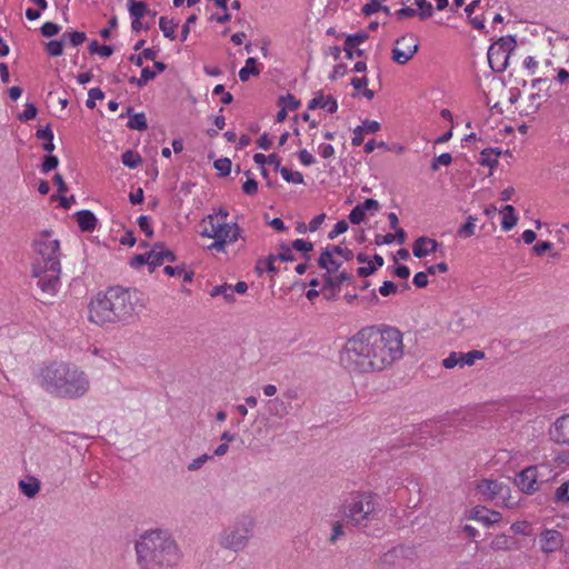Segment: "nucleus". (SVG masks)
<instances>
[{
	"mask_svg": "<svg viewBox=\"0 0 569 569\" xmlns=\"http://www.w3.org/2000/svg\"><path fill=\"white\" fill-rule=\"evenodd\" d=\"M402 355V332L396 327L379 325L363 328L349 338L340 361L351 372L369 373L389 368Z\"/></svg>",
	"mask_w": 569,
	"mask_h": 569,
	"instance_id": "obj_1",
	"label": "nucleus"
},
{
	"mask_svg": "<svg viewBox=\"0 0 569 569\" xmlns=\"http://www.w3.org/2000/svg\"><path fill=\"white\" fill-rule=\"evenodd\" d=\"M143 306V295L140 291L111 287L91 299L88 317L91 322L104 326L129 320Z\"/></svg>",
	"mask_w": 569,
	"mask_h": 569,
	"instance_id": "obj_2",
	"label": "nucleus"
},
{
	"mask_svg": "<svg viewBox=\"0 0 569 569\" xmlns=\"http://www.w3.org/2000/svg\"><path fill=\"white\" fill-rule=\"evenodd\" d=\"M139 569H169L178 565L181 552L172 536L161 529L147 530L134 543Z\"/></svg>",
	"mask_w": 569,
	"mask_h": 569,
	"instance_id": "obj_3",
	"label": "nucleus"
},
{
	"mask_svg": "<svg viewBox=\"0 0 569 569\" xmlns=\"http://www.w3.org/2000/svg\"><path fill=\"white\" fill-rule=\"evenodd\" d=\"M37 381L49 395L63 399H78L90 389L88 375L67 362H52L40 368Z\"/></svg>",
	"mask_w": 569,
	"mask_h": 569,
	"instance_id": "obj_4",
	"label": "nucleus"
},
{
	"mask_svg": "<svg viewBox=\"0 0 569 569\" xmlns=\"http://www.w3.org/2000/svg\"><path fill=\"white\" fill-rule=\"evenodd\" d=\"M229 212L219 208L202 219L200 234L214 241L208 246V250L224 252L226 247L241 238V229L237 223L228 222Z\"/></svg>",
	"mask_w": 569,
	"mask_h": 569,
	"instance_id": "obj_5",
	"label": "nucleus"
},
{
	"mask_svg": "<svg viewBox=\"0 0 569 569\" xmlns=\"http://www.w3.org/2000/svg\"><path fill=\"white\" fill-rule=\"evenodd\" d=\"M254 528L256 521L251 516H240L219 532L218 545L234 552L242 551L253 537Z\"/></svg>",
	"mask_w": 569,
	"mask_h": 569,
	"instance_id": "obj_6",
	"label": "nucleus"
},
{
	"mask_svg": "<svg viewBox=\"0 0 569 569\" xmlns=\"http://www.w3.org/2000/svg\"><path fill=\"white\" fill-rule=\"evenodd\" d=\"M32 248L36 254L32 274H40L46 268L60 267V241L51 231L39 232Z\"/></svg>",
	"mask_w": 569,
	"mask_h": 569,
	"instance_id": "obj_7",
	"label": "nucleus"
},
{
	"mask_svg": "<svg viewBox=\"0 0 569 569\" xmlns=\"http://www.w3.org/2000/svg\"><path fill=\"white\" fill-rule=\"evenodd\" d=\"M378 516L377 498L370 493H357L345 505V517L356 527H368Z\"/></svg>",
	"mask_w": 569,
	"mask_h": 569,
	"instance_id": "obj_8",
	"label": "nucleus"
},
{
	"mask_svg": "<svg viewBox=\"0 0 569 569\" xmlns=\"http://www.w3.org/2000/svg\"><path fill=\"white\" fill-rule=\"evenodd\" d=\"M516 36L499 38L493 42L487 52V62L491 71H505L510 58L516 56Z\"/></svg>",
	"mask_w": 569,
	"mask_h": 569,
	"instance_id": "obj_9",
	"label": "nucleus"
},
{
	"mask_svg": "<svg viewBox=\"0 0 569 569\" xmlns=\"http://www.w3.org/2000/svg\"><path fill=\"white\" fill-rule=\"evenodd\" d=\"M476 489L483 500L496 501L497 505L509 509L518 506V500L512 497L509 486L502 481L482 479Z\"/></svg>",
	"mask_w": 569,
	"mask_h": 569,
	"instance_id": "obj_10",
	"label": "nucleus"
},
{
	"mask_svg": "<svg viewBox=\"0 0 569 569\" xmlns=\"http://www.w3.org/2000/svg\"><path fill=\"white\" fill-rule=\"evenodd\" d=\"M419 50L418 38L413 33H407L397 39L392 49V60L400 66L406 64Z\"/></svg>",
	"mask_w": 569,
	"mask_h": 569,
	"instance_id": "obj_11",
	"label": "nucleus"
},
{
	"mask_svg": "<svg viewBox=\"0 0 569 569\" xmlns=\"http://www.w3.org/2000/svg\"><path fill=\"white\" fill-rule=\"evenodd\" d=\"M536 541L540 552L546 557L560 551L565 546L563 535L556 529H543L538 533Z\"/></svg>",
	"mask_w": 569,
	"mask_h": 569,
	"instance_id": "obj_12",
	"label": "nucleus"
},
{
	"mask_svg": "<svg viewBox=\"0 0 569 569\" xmlns=\"http://www.w3.org/2000/svg\"><path fill=\"white\" fill-rule=\"evenodd\" d=\"M516 486L526 495H533L540 489L538 466H529L521 470L515 480Z\"/></svg>",
	"mask_w": 569,
	"mask_h": 569,
	"instance_id": "obj_13",
	"label": "nucleus"
},
{
	"mask_svg": "<svg viewBox=\"0 0 569 569\" xmlns=\"http://www.w3.org/2000/svg\"><path fill=\"white\" fill-rule=\"evenodd\" d=\"M548 437L556 445L569 447V412L555 419L548 428Z\"/></svg>",
	"mask_w": 569,
	"mask_h": 569,
	"instance_id": "obj_14",
	"label": "nucleus"
},
{
	"mask_svg": "<svg viewBox=\"0 0 569 569\" xmlns=\"http://www.w3.org/2000/svg\"><path fill=\"white\" fill-rule=\"evenodd\" d=\"M60 271L61 267L46 268L40 274H33L38 278L39 288L50 296L58 292L60 288Z\"/></svg>",
	"mask_w": 569,
	"mask_h": 569,
	"instance_id": "obj_15",
	"label": "nucleus"
},
{
	"mask_svg": "<svg viewBox=\"0 0 569 569\" xmlns=\"http://www.w3.org/2000/svg\"><path fill=\"white\" fill-rule=\"evenodd\" d=\"M127 7L132 19V31L140 32L142 29L149 30L150 26L141 22V19L149 14L148 4L143 0H128Z\"/></svg>",
	"mask_w": 569,
	"mask_h": 569,
	"instance_id": "obj_16",
	"label": "nucleus"
},
{
	"mask_svg": "<svg viewBox=\"0 0 569 569\" xmlns=\"http://www.w3.org/2000/svg\"><path fill=\"white\" fill-rule=\"evenodd\" d=\"M144 260H147V264L153 269L158 266H161L166 261H173L174 256L170 250L164 248L163 244L157 243L149 252H147Z\"/></svg>",
	"mask_w": 569,
	"mask_h": 569,
	"instance_id": "obj_17",
	"label": "nucleus"
},
{
	"mask_svg": "<svg viewBox=\"0 0 569 569\" xmlns=\"http://www.w3.org/2000/svg\"><path fill=\"white\" fill-rule=\"evenodd\" d=\"M290 403H286L280 398H273L264 402V410L267 413L266 420L283 419L290 412Z\"/></svg>",
	"mask_w": 569,
	"mask_h": 569,
	"instance_id": "obj_18",
	"label": "nucleus"
},
{
	"mask_svg": "<svg viewBox=\"0 0 569 569\" xmlns=\"http://www.w3.org/2000/svg\"><path fill=\"white\" fill-rule=\"evenodd\" d=\"M380 208V204L375 199H367L362 203L357 204L349 214V220L353 224H360L368 211L376 212Z\"/></svg>",
	"mask_w": 569,
	"mask_h": 569,
	"instance_id": "obj_19",
	"label": "nucleus"
},
{
	"mask_svg": "<svg viewBox=\"0 0 569 569\" xmlns=\"http://www.w3.org/2000/svg\"><path fill=\"white\" fill-rule=\"evenodd\" d=\"M469 518L489 526L498 523L501 520V513L486 507L477 506L469 511Z\"/></svg>",
	"mask_w": 569,
	"mask_h": 569,
	"instance_id": "obj_20",
	"label": "nucleus"
},
{
	"mask_svg": "<svg viewBox=\"0 0 569 569\" xmlns=\"http://www.w3.org/2000/svg\"><path fill=\"white\" fill-rule=\"evenodd\" d=\"M439 247V243L429 237H419L412 244L413 256L417 258H425L433 253Z\"/></svg>",
	"mask_w": 569,
	"mask_h": 569,
	"instance_id": "obj_21",
	"label": "nucleus"
},
{
	"mask_svg": "<svg viewBox=\"0 0 569 569\" xmlns=\"http://www.w3.org/2000/svg\"><path fill=\"white\" fill-rule=\"evenodd\" d=\"M323 109L328 113H335L338 110V103L332 96H325L318 92L308 103L309 110Z\"/></svg>",
	"mask_w": 569,
	"mask_h": 569,
	"instance_id": "obj_22",
	"label": "nucleus"
},
{
	"mask_svg": "<svg viewBox=\"0 0 569 569\" xmlns=\"http://www.w3.org/2000/svg\"><path fill=\"white\" fill-rule=\"evenodd\" d=\"M552 501L558 507H569V475L559 480L553 490Z\"/></svg>",
	"mask_w": 569,
	"mask_h": 569,
	"instance_id": "obj_23",
	"label": "nucleus"
},
{
	"mask_svg": "<svg viewBox=\"0 0 569 569\" xmlns=\"http://www.w3.org/2000/svg\"><path fill=\"white\" fill-rule=\"evenodd\" d=\"M341 264L342 260H339L329 248H327L319 257V266L328 272L337 271Z\"/></svg>",
	"mask_w": 569,
	"mask_h": 569,
	"instance_id": "obj_24",
	"label": "nucleus"
},
{
	"mask_svg": "<svg viewBox=\"0 0 569 569\" xmlns=\"http://www.w3.org/2000/svg\"><path fill=\"white\" fill-rule=\"evenodd\" d=\"M77 222L82 231H93L97 226V218L91 211L82 210L77 213Z\"/></svg>",
	"mask_w": 569,
	"mask_h": 569,
	"instance_id": "obj_25",
	"label": "nucleus"
},
{
	"mask_svg": "<svg viewBox=\"0 0 569 569\" xmlns=\"http://www.w3.org/2000/svg\"><path fill=\"white\" fill-rule=\"evenodd\" d=\"M502 214L501 228L503 231L511 230L518 222V217L515 213V208L511 204H506L500 210Z\"/></svg>",
	"mask_w": 569,
	"mask_h": 569,
	"instance_id": "obj_26",
	"label": "nucleus"
},
{
	"mask_svg": "<svg viewBox=\"0 0 569 569\" xmlns=\"http://www.w3.org/2000/svg\"><path fill=\"white\" fill-rule=\"evenodd\" d=\"M90 54H98L101 58H109L114 52V46L112 44H100L97 40H92L88 46Z\"/></svg>",
	"mask_w": 569,
	"mask_h": 569,
	"instance_id": "obj_27",
	"label": "nucleus"
},
{
	"mask_svg": "<svg viewBox=\"0 0 569 569\" xmlns=\"http://www.w3.org/2000/svg\"><path fill=\"white\" fill-rule=\"evenodd\" d=\"M513 546V539L505 533L497 535L490 542V548L497 551L510 550Z\"/></svg>",
	"mask_w": 569,
	"mask_h": 569,
	"instance_id": "obj_28",
	"label": "nucleus"
},
{
	"mask_svg": "<svg viewBox=\"0 0 569 569\" xmlns=\"http://www.w3.org/2000/svg\"><path fill=\"white\" fill-rule=\"evenodd\" d=\"M501 151L495 148H487L480 154V163L490 168L498 164V158Z\"/></svg>",
	"mask_w": 569,
	"mask_h": 569,
	"instance_id": "obj_29",
	"label": "nucleus"
},
{
	"mask_svg": "<svg viewBox=\"0 0 569 569\" xmlns=\"http://www.w3.org/2000/svg\"><path fill=\"white\" fill-rule=\"evenodd\" d=\"M177 27H178V22H176L173 19H168L167 17H160L159 28L166 38H168L170 40H174Z\"/></svg>",
	"mask_w": 569,
	"mask_h": 569,
	"instance_id": "obj_30",
	"label": "nucleus"
},
{
	"mask_svg": "<svg viewBox=\"0 0 569 569\" xmlns=\"http://www.w3.org/2000/svg\"><path fill=\"white\" fill-rule=\"evenodd\" d=\"M355 90L357 91V94H362L368 100H371L375 96L373 90L367 88L368 80L366 77H356L351 81Z\"/></svg>",
	"mask_w": 569,
	"mask_h": 569,
	"instance_id": "obj_31",
	"label": "nucleus"
},
{
	"mask_svg": "<svg viewBox=\"0 0 569 569\" xmlns=\"http://www.w3.org/2000/svg\"><path fill=\"white\" fill-rule=\"evenodd\" d=\"M210 297H222L227 302L234 301L233 289L231 284H220L216 286L210 291Z\"/></svg>",
	"mask_w": 569,
	"mask_h": 569,
	"instance_id": "obj_32",
	"label": "nucleus"
},
{
	"mask_svg": "<svg viewBox=\"0 0 569 569\" xmlns=\"http://www.w3.org/2000/svg\"><path fill=\"white\" fill-rule=\"evenodd\" d=\"M129 114V121H128V128L131 129V130H138V131H143L148 128V123H147V119H146V116L144 113L142 112H139V113H130L128 112Z\"/></svg>",
	"mask_w": 569,
	"mask_h": 569,
	"instance_id": "obj_33",
	"label": "nucleus"
},
{
	"mask_svg": "<svg viewBox=\"0 0 569 569\" xmlns=\"http://www.w3.org/2000/svg\"><path fill=\"white\" fill-rule=\"evenodd\" d=\"M277 171L280 172L283 180L295 184H302L305 182L303 176L299 171H292L286 167H279Z\"/></svg>",
	"mask_w": 569,
	"mask_h": 569,
	"instance_id": "obj_34",
	"label": "nucleus"
},
{
	"mask_svg": "<svg viewBox=\"0 0 569 569\" xmlns=\"http://www.w3.org/2000/svg\"><path fill=\"white\" fill-rule=\"evenodd\" d=\"M121 161H122L123 166H126L130 169H134L141 164L142 158L140 157V154L138 152L132 151V150H127L126 152L122 153Z\"/></svg>",
	"mask_w": 569,
	"mask_h": 569,
	"instance_id": "obj_35",
	"label": "nucleus"
},
{
	"mask_svg": "<svg viewBox=\"0 0 569 569\" xmlns=\"http://www.w3.org/2000/svg\"><path fill=\"white\" fill-rule=\"evenodd\" d=\"M368 37L369 36L367 31L360 30L356 33L349 34L345 40V44L349 49H356L358 48L359 44L365 42L368 39Z\"/></svg>",
	"mask_w": 569,
	"mask_h": 569,
	"instance_id": "obj_36",
	"label": "nucleus"
},
{
	"mask_svg": "<svg viewBox=\"0 0 569 569\" xmlns=\"http://www.w3.org/2000/svg\"><path fill=\"white\" fill-rule=\"evenodd\" d=\"M460 355V367H463V366H472L477 360H480V359H483L485 358V353L482 351H479V350H472V351H469V352H459Z\"/></svg>",
	"mask_w": 569,
	"mask_h": 569,
	"instance_id": "obj_37",
	"label": "nucleus"
},
{
	"mask_svg": "<svg viewBox=\"0 0 569 569\" xmlns=\"http://www.w3.org/2000/svg\"><path fill=\"white\" fill-rule=\"evenodd\" d=\"M552 463L560 468L562 466H569V449H556L552 450Z\"/></svg>",
	"mask_w": 569,
	"mask_h": 569,
	"instance_id": "obj_38",
	"label": "nucleus"
},
{
	"mask_svg": "<svg viewBox=\"0 0 569 569\" xmlns=\"http://www.w3.org/2000/svg\"><path fill=\"white\" fill-rule=\"evenodd\" d=\"M19 488L22 491V493L29 498L34 497L40 490L39 482L36 480H33V481L21 480L19 482Z\"/></svg>",
	"mask_w": 569,
	"mask_h": 569,
	"instance_id": "obj_39",
	"label": "nucleus"
},
{
	"mask_svg": "<svg viewBox=\"0 0 569 569\" xmlns=\"http://www.w3.org/2000/svg\"><path fill=\"white\" fill-rule=\"evenodd\" d=\"M253 160L256 163L263 166L266 163L273 164L276 170L280 167V159L277 154L272 153L269 156H266L263 153H256L253 156Z\"/></svg>",
	"mask_w": 569,
	"mask_h": 569,
	"instance_id": "obj_40",
	"label": "nucleus"
},
{
	"mask_svg": "<svg viewBox=\"0 0 569 569\" xmlns=\"http://www.w3.org/2000/svg\"><path fill=\"white\" fill-rule=\"evenodd\" d=\"M62 38H63V41L68 40L72 47H78L86 41L87 36L82 31H71V32H64L62 34Z\"/></svg>",
	"mask_w": 569,
	"mask_h": 569,
	"instance_id": "obj_41",
	"label": "nucleus"
},
{
	"mask_svg": "<svg viewBox=\"0 0 569 569\" xmlns=\"http://www.w3.org/2000/svg\"><path fill=\"white\" fill-rule=\"evenodd\" d=\"M475 230H476V218L472 216H469L466 223L459 228L458 233L462 238H469L475 234Z\"/></svg>",
	"mask_w": 569,
	"mask_h": 569,
	"instance_id": "obj_42",
	"label": "nucleus"
},
{
	"mask_svg": "<svg viewBox=\"0 0 569 569\" xmlns=\"http://www.w3.org/2000/svg\"><path fill=\"white\" fill-rule=\"evenodd\" d=\"M279 106L287 110H296L300 106V101L292 94L281 96L278 101Z\"/></svg>",
	"mask_w": 569,
	"mask_h": 569,
	"instance_id": "obj_43",
	"label": "nucleus"
},
{
	"mask_svg": "<svg viewBox=\"0 0 569 569\" xmlns=\"http://www.w3.org/2000/svg\"><path fill=\"white\" fill-rule=\"evenodd\" d=\"M63 38L61 40H51L46 44V50L51 57H59L63 52Z\"/></svg>",
	"mask_w": 569,
	"mask_h": 569,
	"instance_id": "obj_44",
	"label": "nucleus"
},
{
	"mask_svg": "<svg viewBox=\"0 0 569 569\" xmlns=\"http://www.w3.org/2000/svg\"><path fill=\"white\" fill-rule=\"evenodd\" d=\"M213 456H209L207 453H203L194 459H192L188 466V471H198L200 470Z\"/></svg>",
	"mask_w": 569,
	"mask_h": 569,
	"instance_id": "obj_45",
	"label": "nucleus"
},
{
	"mask_svg": "<svg viewBox=\"0 0 569 569\" xmlns=\"http://www.w3.org/2000/svg\"><path fill=\"white\" fill-rule=\"evenodd\" d=\"M331 252L339 259L343 261H348L353 257V253L350 249L342 246H332L329 248Z\"/></svg>",
	"mask_w": 569,
	"mask_h": 569,
	"instance_id": "obj_46",
	"label": "nucleus"
},
{
	"mask_svg": "<svg viewBox=\"0 0 569 569\" xmlns=\"http://www.w3.org/2000/svg\"><path fill=\"white\" fill-rule=\"evenodd\" d=\"M60 26L56 22H44L40 28L41 34L46 38H51L60 32Z\"/></svg>",
	"mask_w": 569,
	"mask_h": 569,
	"instance_id": "obj_47",
	"label": "nucleus"
},
{
	"mask_svg": "<svg viewBox=\"0 0 569 569\" xmlns=\"http://www.w3.org/2000/svg\"><path fill=\"white\" fill-rule=\"evenodd\" d=\"M38 110L33 103H26L24 110L18 116L20 121H29L37 117Z\"/></svg>",
	"mask_w": 569,
	"mask_h": 569,
	"instance_id": "obj_48",
	"label": "nucleus"
},
{
	"mask_svg": "<svg viewBox=\"0 0 569 569\" xmlns=\"http://www.w3.org/2000/svg\"><path fill=\"white\" fill-rule=\"evenodd\" d=\"M343 536V525L340 521H333L331 525V536L329 538V541L331 543H336Z\"/></svg>",
	"mask_w": 569,
	"mask_h": 569,
	"instance_id": "obj_49",
	"label": "nucleus"
},
{
	"mask_svg": "<svg viewBox=\"0 0 569 569\" xmlns=\"http://www.w3.org/2000/svg\"><path fill=\"white\" fill-rule=\"evenodd\" d=\"M103 97H104V94L100 89H98V88L90 89L89 97L86 102L87 107L90 109H93L96 107V100H101V99H103Z\"/></svg>",
	"mask_w": 569,
	"mask_h": 569,
	"instance_id": "obj_50",
	"label": "nucleus"
},
{
	"mask_svg": "<svg viewBox=\"0 0 569 569\" xmlns=\"http://www.w3.org/2000/svg\"><path fill=\"white\" fill-rule=\"evenodd\" d=\"M214 168L222 174L227 176L231 171V161L228 158L216 160Z\"/></svg>",
	"mask_w": 569,
	"mask_h": 569,
	"instance_id": "obj_51",
	"label": "nucleus"
},
{
	"mask_svg": "<svg viewBox=\"0 0 569 569\" xmlns=\"http://www.w3.org/2000/svg\"><path fill=\"white\" fill-rule=\"evenodd\" d=\"M381 9V3L379 2V0H371L370 2L366 3L362 9H361V12L365 17H369L378 11H380Z\"/></svg>",
	"mask_w": 569,
	"mask_h": 569,
	"instance_id": "obj_52",
	"label": "nucleus"
},
{
	"mask_svg": "<svg viewBox=\"0 0 569 569\" xmlns=\"http://www.w3.org/2000/svg\"><path fill=\"white\" fill-rule=\"evenodd\" d=\"M349 226L347 221L340 220L333 226L332 230L328 233V238L332 240L340 236L341 233L346 232Z\"/></svg>",
	"mask_w": 569,
	"mask_h": 569,
	"instance_id": "obj_53",
	"label": "nucleus"
},
{
	"mask_svg": "<svg viewBox=\"0 0 569 569\" xmlns=\"http://www.w3.org/2000/svg\"><path fill=\"white\" fill-rule=\"evenodd\" d=\"M530 527L528 521H517L511 525V530L518 535L529 536Z\"/></svg>",
	"mask_w": 569,
	"mask_h": 569,
	"instance_id": "obj_54",
	"label": "nucleus"
},
{
	"mask_svg": "<svg viewBox=\"0 0 569 569\" xmlns=\"http://www.w3.org/2000/svg\"><path fill=\"white\" fill-rule=\"evenodd\" d=\"M138 224L148 238L153 236V230L150 224V218L148 216H140L138 218Z\"/></svg>",
	"mask_w": 569,
	"mask_h": 569,
	"instance_id": "obj_55",
	"label": "nucleus"
},
{
	"mask_svg": "<svg viewBox=\"0 0 569 569\" xmlns=\"http://www.w3.org/2000/svg\"><path fill=\"white\" fill-rule=\"evenodd\" d=\"M157 73H140L139 77H131L130 82L136 83L138 87L146 86L149 81L153 80Z\"/></svg>",
	"mask_w": 569,
	"mask_h": 569,
	"instance_id": "obj_56",
	"label": "nucleus"
},
{
	"mask_svg": "<svg viewBox=\"0 0 569 569\" xmlns=\"http://www.w3.org/2000/svg\"><path fill=\"white\" fill-rule=\"evenodd\" d=\"M460 355L459 352H451L447 358L442 360V366L446 369H452L457 366H460Z\"/></svg>",
	"mask_w": 569,
	"mask_h": 569,
	"instance_id": "obj_57",
	"label": "nucleus"
},
{
	"mask_svg": "<svg viewBox=\"0 0 569 569\" xmlns=\"http://www.w3.org/2000/svg\"><path fill=\"white\" fill-rule=\"evenodd\" d=\"M58 164L59 160L56 156H47L42 163L41 170L42 172L48 173L49 171L56 169Z\"/></svg>",
	"mask_w": 569,
	"mask_h": 569,
	"instance_id": "obj_58",
	"label": "nucleus"
},
{
	"mask_svg": "<svg viewBox=\"0 0 569 569\" xmlns=\"http://www.w3.org/2000/svg\"><path fill=\"white\" fill-rule=\"evenodd\" d=\"M277 258L281 261H292L295 259L292 249L287 244H281Z\"/></svg>",
	"mask_w": 569,
	"mask_h": 569,
	"instance_id": "obj_59",
	"label": "nucleus"
},
{
	"mask_svg": "<svg viewBox=\"0 0 569 569\" xmlns=\"http://www.w3.org/2000/svg\"><path fill=\"white\" fill-rule=\"evenodd\" d=\"M118 26V19L116 16H112L110 20L108 21V27L100 30V36L104 40H109L111 38V29L117 28Z\"/></svg>",
	"mask_w": 569,
	"mask_h": 569,
	"instance_id": "obj_60",
	"label": "nucleus"
},
{
	"mask_svg": "<svg viewBox=\"0 0 569 569\" xmlns=\"http://www.w3.org/2000/svg\"><path fill=\"white\" fill-rule=\"evenodd\" d=\"M452 161V157L450 153H441L432 162V169L438 170L439 166H449Z\"/></svg>",
	"mask_w": 569,
	"mask_h": 569,
	"instance_id": "obj_61",
	"label": "nucleus"
},
{
	"mask_svg": "<svg viewBox=\"0 0 569 569\" xmlns=\"http://www.w3.org/2000/svg\"><path fill=\"white\" fill-rule=\"evenodd\" d=\"M292 248L300 252H309L313 249V244L303 239H297L292 242Z\"/></svg>",
	"mask_w": 569,
	"mask_h": 569,
	"instance_id": "obj_62",
	"label": "nucleus"
},
{
	"mask_svg": "<svg viewBox=\"0 0 569 569\" xmlns=\"http://www.w3.org/2000/svg\"><path fill=\"white\" fill-rule=\"evenodd\" d=\"M366 133H376L380 130L381 126L376 120H365L360 126Z\"/></svg>",
	"mask_w": 569,
	"mask_h": 569,
	"instance_id": "obj_63",
	"label": "nucleus"
},
{
	"mask_svg": "<svg viewBox=\"0 0 569 569\" xmlns=\"http://www.w3.org/2000/svg\"><path fill=\"white\" fill-rule=\"evenodd\" d=\"M397 284H395L392 281H385L380 288H379V292L381 296L383 297H388L390 296L391 293H396L397 292Z\"/></svg>",
	"mask_w": 569,
	"mask_h": 569,
	"instance_id": "obj_64",
	"label": "nucleus"
}]
</instances>
